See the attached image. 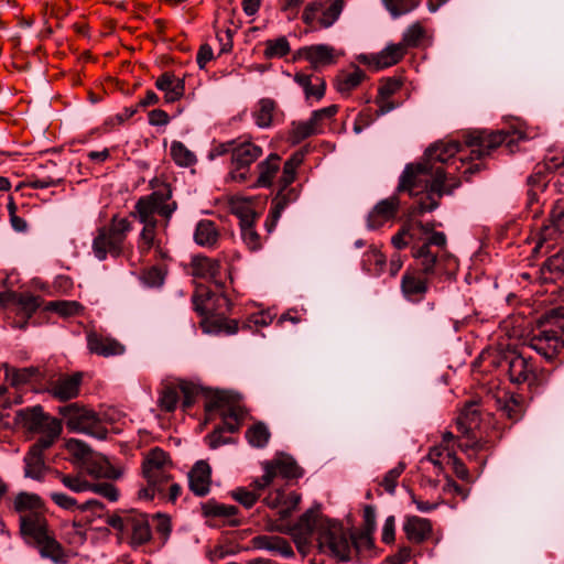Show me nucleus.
Returning <instances> with one entry per match:
<instances>
[{"mask_svg": "<svg viewBox=\"0 0 564 564\" xmlns=\"http://www.w3.org/2000/svg\"><path fill=\"white\" fill-rule=\"evenodd\" d=\"M513 137L507 131L486 132L475 130L463 135L459 141L440 142L425 151V161L408 164L399 180L398 192H406L410 196H420L417 212H433L440 205L444 194H452L460 184L449 178L454 171L465 165V158L454 156L463 151V144L469 149L470 160H481L501 144L510 145Z\"/></svg>", "mask_w": 564, "mask_h": 564, "instance_id": "f257e3e1", "label": "nucleus"}, {"mask_svg": "<svg viewBox=\"0 0 564 564\" xmlns=\"http://www.w3.org/2000/svg\"><path fill=\"white\" fill-rule=\"evenodd\" d=\"M415 264L408 267L401 276L402 296L412 304L422 302L430 290V281L434 278L452 280L456 269V260L451 254H437L429 250L427 245L412 247Z\"/></svg>", "mask_w": 564, "mask_h": 564, "instance_id": "f03ea898", "label": "nucleus"}, {"mask_svg": "<svg viewBox=\"0 0 564 564\" xmlns=\"http://www.w3.org/2000/svg\"><path fill=\"white\" fill-rule=\"evenodd\" d=\"M295 529L305 538L316 534L321 552L343 562L350 560V543L339 521L324 517L317 509L311 508L299 518Z\"/></svg>", "mask_w": 564, "mask_h": 564, "instance_id": "7ed1b4c3", "label": "nucleus"}, {"mask_svg": "<svg viewBox=\"0 0 564 564\" xmlns=\"http://www.w3.org/2000/svg\"><path fill=\"white\" fill-rule=\"evenodd\" d=\"M171 199L172 189L169 184H163L159 189L154 191L150 195L142 196L138 199L133 215L138 217L141 224H143V229L139 239V249L142 253L148 252L155 246L158 220L154 215L159 214L169 221L173 213L176 210L177 204Z\"/></svg>", "mask_w": 564, "mask_h": 564, "instance_id": "20e7f679", "label": "nucleus"}, {"mask_svg": "<svg viewBox=\"0 0 564 564\" xmlns=\"http://www.w3.org/2000/svg\"><path fill=\"white\" fill-rule=\"evenodd\" d=\"M19 532L23 541L39 550L43 558L55 564L66 563V554L56 540L48 520L43 512H28L19 517Z\"/></svg>", "mask_w": 564, "mask_h": 564, "instance_id": "39448f33", "label": "nucleus"}, {"mask_svg": "<svg viewBox=\"0 0 564 564\" xmlns=\"http://www.w3.org/2000/svg\"><path fill=\"white\" fill-rule=\"evenodd\" d=\"M230 302L223 294H214L204 290L193 295V306L195 312L203 316L202 327L206 333L236 334L238 332L237 321H227L225 312L216 313L217 308L226 306L229 310Z\"/></svg>", "mask_w": 564, "mask_h": 564, "instance_id": "423d86ee", "label": "nucleus"}, {"mask_svg": "<svg viewBox=\"0 0 564 564\" xmlns=\"http://www.w3.org/2000/svg\"><path fill=\"white\" fill-rule=\"evenodd\" d=\"M131 230L132 225L127 218L113 216L109 225L97 229L91 245L94 256L99 261H105L108 256L119 258Z\"/></svg>", "mask_w": 564, "mask_h": 564, "instance_id": "0eeeda50", "label": "nucleus"}, {"mask_svg": "<svg viewBox=\"0 0 564 564\" xmlns=\"http://www.w3.org/2000/svg\"><path fill=\"white\" fill-rule=\"evenodd\" d=\"M58 413L64 417L69 431L85 433L97 440H106L108 430L93 410L78 403H70L59 406Z\"/></svg>", "mask_w": 564, "mask_h": 564, "instance_id": "6e6552de", "label": "nucleus"}, {"mask_svg": "<svg viewBox=\"0 0 564 564\" xmlns=\"http://www.w3.org/2000/svg\"><path fill=\"white\" fill-rule=\"evenodd\" d=\"M106 523L122 535H129L132 547L141 546L152 539L149 520L144 513L127 511L122 514H111L106 519Z\"/></svg>", "mask_w": 564, "mask_h": 564, "instance_id": "1a4fd4ad", "label": "nucleus"}, {"mask_svg": "<svg viewBox=\"0 0 564 564\" xmlns=\"http://www.w3.org/2000/svg\"><path fill=\"white\" fill-rule=\"evenodd\" d=\"M15 421L26 431L40 433L39 438L52 437V441H57L62 433L61 421L46 414L41 405L19 410Z\"/></svg>", "mask_w": 564, "mask_h": 564, "instance_id": "9d476101", "label": "nucleus"}, {"mask_svg": "<svg viewBox=\"0 0 564 564\" xmlns=\"http://www.w3.org/2000/svg\"><path fill=\"white\" fill-rule=\"evenodd\" d=\"M263 154V149L243 137L237 138L234 154L230 158L231 170L229 178L236 183L245 184L252 177L250 165Z\"/></svg>", "mask_w": 564, "mask_h": 564, "instance_id": "9b49d317", "label": "nucleus"}, {"mask_svg": "<svg viewBox=\"0 0 564 564\" xmlns=\"http://www.w3.org/2000/svg\"><path fill=\"white\" fill-rule=\"evenodd\" d=\"M172 463L163 449L155 447L149 452L142 463V473L150 487L163 495L172 479Z\"/></svg>", "mask_w": 564, "mask_h": 564, "instance_id": "f8f14e48", "label": "nucleus"}, {"mask_svg": "<svg viewBox=\"0 0 564 564\" xmlns=\"http://www.w3.org/2000/svg\"><path fill=\"white\" fill-rule=\"evenodd\" d=\"M264 474L257 478L256 487L268 488L278 475L286 479H297L303 476V469L291 456L283 455L263 464Z\"/></svg>", "mask_w": 564, "mask_h": 564, "instance_id": "ddd939ff", "label": "nucleus"}, {"mask_svg": "<svg viewBox=\"0 0 564 564\" xmlns=\"http://www.w3.org/2000/svg\"><path fill=\"white\" fill-rule=\"evenodd\" d=\"M198 389L195 384L182 381L178 386H165L159 398V405L165 412H173L183 395V408L188 409L193 405Z\"/></svg>", "mask_w": 564, "mask_h": 564, "instance_id": "4468645a", "label": "nucleus"}, {"mask_svg": "<svg viewBox=\"0 0 564 564\" xmlns=\"http://www.w3.org/2000/svg\"><path fill=\"white\" fill-rule=\"evenodd\" d=\"M56 441L52 437L39 438L24 455V476L34 480H42L47 470L44 452L51 448Z\"/></svg>", "mask_w": 564, "mask_h": 564, "instance_id": "2eb2a0df", "label": "nucleus"}, {"mask_svg": "<svg viewBox=\"0 0 564 564\" xmlns=\"http://www.w3.org/2000/svg\"><path fill=\"white\" fill-rule=\"evenodd\" d=\"M529 346L546 360H553L563 349L564 340L555 329H538L529 339Z\"/></svg>", "mask_w": 564, "mask_h": 564, "instance_id": "dca6fc26", "label": "nucleus"}, {"mask_svg": "<svg viewBox=\"0 0 564 564\" xmlns=\"http://www.w3.org/2000/svg\"><path fill=\"white\" fill-rule=\"evenodd\" d=\"M400 193L401 192H398L397 189L392 196L379 200L373 206L367 217V227L369 229H378L397 217L401 205L399 198Z\"/></svg>", "mask_w": 564, "mask_h": 564, "instance_id": "f3484780", "label": "nucleus"}, {"mask_svg": "<svg viewBox=\"0 0 564 564\" xmlns=\"http://www.w3.org/2000/svg\"><path fill=\"white\" fill-rule=\"evenodd\" d=\"M405 53L406 50L403 44H389L376 55H360L359 61L371 67L373 70H380L399 63Z\"/></svg>", "mask_w": 564, "mask_h": 564, "instance_id": "a211bd4d", "label": "nucleus"}, {"mask_svg": "<svg viewBox=\"0 0 564 564\" xmlns=\"http://www.w3.org/2000/svg\"><path fill=\"white\" fill-rule=\"evenodd\" d=\"M508 373L511 382L528 383L530 388H539L542 379L533 370V365L523 356H514L509 361Z\"/></svg>", "mask_w": 564, "mask_h": 564, "instance_id": "6ab92c4d", "label": "nucleus"}, {"mask_svg": "<svg viewBox=\"0 0 564 564\" xmlns=\"http://www.w3.org/2000/svg\"><path fill=\"white\" fill-rule=\"evenodd\" d=\"M83 381L82 372L73 375H63L53 381L48 388V393L59 401H67L79 394V388Z\"/></svg>", "mask_w": 564, "mask_h": 564, "instance_id": "aec40b11", "label": "nucleus"}, {"mask_svg": "<svg viewBox=\"0 0 564 564\" xmlns=\"http://www.w3.org/2000/svg\"><path fill=\"white\" fill-rule=\"evenodd\" d=\"M207 412L220 411L221 417H229L231 420L240 422L243 417V410L230 402V395L226 391H215L210 394L208 401L205 404Z\"/></svg>", "mask_w": 564, "mask_h": 564, "instance_id": "412c9836", "label": "nucleus"}, {"mask_svg": "<svg viewBox=\"0 0 564 564\" xmlns=\"http://www.w3.org/2000/svg\"><path fill=\"white\" fill-rule=\"evenodd\" d=\"M87 347L91 354L106 358L119 356L124 352V346L117 339L96 332H91L87 335Z\"/></svg>", "mask_w": 564, "mask_h": 564, "instance_id": "4be33fe9", "label": "nucleus"}, {"mask_svg": "<svg viewBox=\"0 0 564 564\" xmlns=\"http://www.w3.org/2000/svg\"><path fill=\"white\" fill-rule=\"evenodd\" d=\"M281 167V156L276 153L269 154L263 161L258 163L257 171L258 177L252 184L251 188H269L273 185Z\"/></svg>", "mask_w": 564, "mask_h": 564, "instance_id": "5701e85b", "label": "nucleus"}, {"mask_svg": "<svg viewBox=\"0 0 564 564\" xmlns=\"http://www.w3.org/2000/svg\"><path fill=\"white\" fill-rule=\"evenodd\" d=\"M210 466L204 460H198L188 473L189 489L198 497L206 496L210 490Z\"/></svg>", "mask_w": 564, "mask_h": 564, "instance_id": "b1692460", "label": "nucleus"}, {"mask_svg": "<svg viewBox=\"0 0 564 564\" xmlns=\"http://www.w3.org/2000/svg\"><path fill=\"white\" fill-rule=\"evenodd\" d=\"M335 50L327 44H315L299 50V56L310 62L313 69L335 63Z\"/></svg>", "mask_w": 564, "mask_h": 564, "instance_id": "393cba45", "label": "nucleus"}, {"mask_svg": "<svg viewBox=\"0 0 564 564\" xmlns=\"http://www.w3.org/2000/svg\"><path fill=\"white\" fill-rule=\"evenodd\" d=\"M155 87L164 93V100L167 104L180 100L185 94V82L171 72H164L155 80Z\"/></svg>", "mask_w": 564, "mask_h": 564, "instance_id": "a878e982", "label": "nucleus"}, {"mask_svg": "<svg viewBox=\"0 0 564 564\" xmlns=\"http://www.w3.org/2000/svg\"><path fill=\"white\" fill-rule=\"evenodd\" d=\"M403 531L410 542L421 544L432 534V523L429 519L409 516L404 520Z\"/></svg>", "mask_w": 564, "mask_h": 564, "instance_id": "bb28decb", "label": "nucleus"}, {"mask_svg": "<svg viewBox=\"0 0 564 564\" xmlns=\"http://www.w3.org/2000/svg\"><path fill=\"white\" fill-rule=\"evenodd\" d=\"M86 470L95 478L118 479L122 476V469L113 466L102 454L89 458L86 463Z\"/></svg>", "mask_w": 564, "mask_h": 564, "instance_id": "cd10ccee", "label": "nucleus"}, {"mask_svg": "<svg viewBox=\"0 0 564 564\" xmlns=\"http://www.w3.org/2000/svg\"><path fill=\"white\" fill-rule=\"evenodd\" d=\"M279 189L271 202L270 216L275 223L282 215L283 210L291 204L295 203L300 196L297 187L278 183Z\"/></svg>", "mask_w": 564, "mask_h": 564, "instance_id": "c85d7f7f", "label": "nucleus"}, {"mask_svg": "<svg viewBox=\"0 0 564 564\" xmlns=\"http://www.w3.org/2000/svg\"><path fill=\"white\" fill-rule=\"evenodd\" d=\"M294 82L303 89L306 100H321L325 96V80L313 74L304 72L295 73Z\"/></svg>", "mask_w": 564, "mask_h": 564, "instance_id": "c756f323", "label": "nucleus"}, {"mask_svg": "<svg viewBox=\"0 0 564 564\" xmlns=\"http://www.w3.org/2000/svg\"><path fill=\"white\" fill-rule=\"evenodd\" d=\"M253 546L259 550H267L278 554L284 558L294 556L291 544L281 536L276 535H258L252 539Z\"/></svg>", "mask_w": 564, "mask_h": 564, "instance_id": "7c9ffc66", "label": "nucleus"}, {"mask_svg": "<svg viewBox=\"0 0 564 564\" xmlns=\"http://www.w3.org/2000/svg\"><path fill=\"white\" fill-rule=\"evenodd\" d=\"M191 268L194 276L213 280L215 282L220 273L219 260L206 256L193 257Z\"/></svg>", "mask_w": 564, "mask_h": 564, "instance_id": "2f4dec72", "label": "nucleus"}, {"mask_svg": "<svg viewBox=\"0 0 564 564\" xmlns=\"http://www.w3.org/2000/svg\"><path fill=\"white\" fill-rule=\"evenodd\" d=\"M42 303L43 300L39 295H33L31 293H15L14 304L19 306V315L24 319L21 323H17L15 327L25 329L28 319L32 317Z\"/></svg>", "mask_w": 564, "mask_h": 564, "instance_id": "473e14b6", "label": "nucleus"}, {"mask_svg": "<svg viewBox=\"0 0 564 564\" xmlns=\"http://www.w3.org/2000/svg\"><path fill=\"white\" fill-rule=\"evenodd\" d=\"M219 239V231L214 221L202 219L197 223L194 231L195 242L204 248H215Z\"/></svg>", "mask_w": 564, "mask_h": 564, "instance_id": "72a5a7b5", "label": "nucleus"}, {"mask_svg": "<svg viewBox=\"0 0 564 564\" xmlns=\"http://www.w3.org/2000/svg\"><path fill=\"white\" fill-rule=\"evenodd\" d=\"M480 410L478 402H466L456 420L458 432L465 436H469V433L473 431L474 426L478 424Z\"/></svg>", "mask_w": 564, "mask_h": 564, "instance_id": "f704fd0d", "label": "nucleus"}, {"mask_svg": "<svg viewBox=\"0 0 564 564\" xmlns=\"http://www.w3.org/2000/svg\"><path fill=\"white\" fill-rule=\"evenodd\" d=\"M6 379L13 387H20L26 383L40 381L42 378V373L37 367H25V368H14V367H6L4 370Z\"/></svg>", "mask_w": 564, "mask_h": 564, "instance_id": "c9c22d12", "label": "nucleus"}, {"mask_svg": "<svg viewBox=\"0 0 564 564\" xmlns=\"http://www.w3.org/2000/svg\"><path fill=\"white\" fill-rule=\"evenodd\" d=\"M276 108V104L271 98H262L258 101L252 118L257 127L267 129L271 127L273 122V113Z\"/></svg>", "mask_w": 564, "mask_h": 564, "instance_id": "e433bc0d", "label": "nucleus"}, {"mask_svg": "<svg viewBox=\"0 0 564 564\" xmlns=\"http://www.w3.org/2000/svg\"><path fill=\"white\" fill-rule=\"evenodd\" d=\"M254 219L256 214H247L240 219L241 238L251 251L261 248V238L254 229Z\"/></svg>", "mask_w": 564, "mask_h": 564, "instance_id": "4c0bfd02", "label": "nucleus"}, {"mask_svg": "<svg viewBox=\"0 0 564 564\" xmlns=\"http://www.w3.org/2000/svg\"><path fill=\"white\" fill-rule=\"evenodd\" d=\"M257 478L247 487H238L231 491V497L246 509L252 508L265 488L256 487Z\"/></svg>", "mask_w": 564, "mask_h": 564, "instance_id": "58836bf2", "label": "nucleus"}, {"mask_svg": "<svg viewBox=\"0 0 564 564\" xmlns=\"http://www.w3.org/2000/svg\"><path fill=\"white\" fill-rule=\"evenodd\" d=\"M361 263L365 271L378 276L384 271L387 259L380 250L371 247L364 253Z\"/></svg>", "mask_w": 564, "mask_h": 564, "instance_id": "ea45409f", "label": "nucleus"}, {"mask_svg": "<svg viewBox=\"0 0 564 564\" xmlns=\"http://www.w3.org/2000/svg\"><path fill=\"white\" fill-rule=\"evenodd\" d=\"M13 507L17 512L24 514L28 512H43V501L36 494L20 492L13 501Z\"/></svg>", "mask_w": 564, "mask_h": 564, "instance_id": "a19ab883", "label": "nucleus"}, {"mask_svg": "<svg viewBox=\"0 0 564 564\" xmlns=\"http://www.w3.org/2000/svg\"><path fill=\"white\" fill-rule=\"evenodd\" d=\"M203 516L206 518L231 519L237 516L239 510L234 505L219 503L215 500H208L202 505Z\"/></svg>", "mask_w": 564, "mask_h": 564, "instance_id": "79ce46f5", "label": "nucleus"}, {"mask_svg": "<svg viewBox=\"0 0 564 564\" xmlns=\"http://www.w3.org/2000/svg\"><path fill=\"white\" fill-rule=\"evenodd\" d=\"M366 75L362 69L355 67L351 73H341L336 78V89L340 94H348L358 87L365 79Z\"/></svg>", "mask_w": 564, "mask_h": 564, "instance_id": "37998d69", "label": "nucleus"}, {"mask_svg": "<svg viewBox=\"0 0 564 564\" xmlns=\"http://www.w3.org/2000/svg\"><path fill=\"white\" fill-rule=\"evenodd\" d=\"M171 156L176 165L188 167L197 162L196 155L183 142L173 141L171 143Z\"/></svg>", "mask_w": 564, "mask_h": 564, "instance_id": "c03bdc74", "label": "nucleus"}, {"mask_svg": "<svg viewBox=\"0 0 564 564\" xmlns=\"http://www.w3.org/2000/svg\"><path fill=\"white\" fill-rule=\"evenodd\" d=\"M271 433L268 426L262 423H256L246 431V438L252 447L263 448L268 445Z\"/></svg>", "mask_w": 564, "mask_h": 564, "instance_id": "a18cd8bd", "label": "nucleus"}, {"mask_svg": "<svg viewBox=\"0 0 564 564\" xmlns=\"http://www.w3.org/2000/svg\"><path fill=\"white\" fill-rule=\"evenodd\" d=\"M264 45L265 48L263 51V56L267 59L282 58L286 56L291 51L290 43L285 36H280L273 40H267L264 42Z\"/></svg>", "mask_w": 564, "mask_h": 564, "instance_id": "49530a36", "label": "nucleus"}, {"mask_svg": "<svg viewBox=\"0 0 564 564\" xmlns=\"http://www.w3.org/2000/svg\"><path fill=\"white\" fill-rule=\"evenodd\" d=\"M500 411L511 421H519L524 413V405L520 397L510 395L505 400H499Z\"/></svg>", "mask_w": 564, "mask_h": 564, "instance_id": "de8ad7c7", "label": "nucleus"}, {"mask_svg": "<svg viewBox=\"0 0 564 564\" xmlns=\"http://www.w3.org/2000/svg\"><path fill=\"white\" fill-rule=\"evenodd\" d=\"M83 305L76 301H50L44 310L55 312L63 317L78 315L83 311Z\"/></svg>", "mask_w": 564, "mask_h": 564, "instance_id": "09e8293b", "label": "nucleus"}, {"mask_svg": "<svg viewBox=\"0 0 564 564\" xmlns=\"http://www.w3.org/2000/svg\"><path fill=\"white\" fill-rule=\"evenodd\" d=\"M56 477L67 489L76 494L86 492L90 488V481L80 474H63L57 471Z\"/></svg>", "mask_w": 564, "mask_h": 564, "instance_id": "8fccbe9b", "label": "nucleus"}, {"mask_svg": "<svg viewBox=\"0 0 564 564\" xmlns=\"http://www.w3.org/2000/svg\"><path fill=\"white\" fill-rule=\"evenodd\" d=\"M382 3L393 18H398L417 8L421 0H382Z\"/></svg>", "mask_w": 564, "mask_h": 564, "instance_id": "3c124183", "label": "nucleus"}, {"mask_svg": "<svg viewBox=\"0 0 564 564\" xmlns=\"http://www.w3.org/2000/svg\"><path fill=\"white\" fill-rule=\"evenodd\" d=\"M303 161L301 153H294L288 159L283 165L282 175L278 183L292 185L296 177V170Z\"/></svg>", "mask_w": 564, "mask_h": 564, "instance_id": "603ef678", "label": "nucleus"}, {"mask_svg": "<svg viewBox=\"0 0 564 564\" xmlns=\"http://www.w3.org/2000/svg\"><path fill=\"white\" fill-rule=\"evenodd\" d=\"M425 35V30L420 22L411 24L402 34L401 44L408 47H416Z\"/></svg>", "mask_w": 564, "mask_h": 564, "instance_id": "864d4df0", "label": "nucleus"}, {"mask_svg": "<svg viewBox=\"0 0 564 564\" xmlns=\"http://www.w3.org/2000/svg\"><path fill=\"white\" fill-rule=\"evenodd\" d=\"M344 8V0H334L323 12L319 18V24L324 28L332 26L339 18Z\"/></svg>", "mask_w": 564, "mask_h": 564, "instance_id": "5fc2aeb1", "label": "nucleus"}, {"mask_svg": "<svg viewBox=\"0 0 564 564\" xmlns=\"http://www.w3.org/2000/svg\"><path fill=\"white\" fill-rule=\"evenodd\" d=\"M140 280L149 288H160L164 283L165 272L159 267H151L142 272Z\"/></svg>", "mask_w": 564, "mask_h": 564, "instance_id": "6e6d98bb", "label": "nucleus"}, {"mask_svg": "<svg viewBox=\"0 0 564 564\" xmlns=\"http://www.w3.org/2000/svg\"><path fill=\"white\" fill-rule=\"evenodd\" d=\"M404 469H405V464L404 463H399L395 467L390 469L384 475V477H383V479H382L380 485L384 488V490L388 494L394 495L395 488H397V485H398V479L400 478V476L402 475Z\"/></svg>", "mask_w": 564, "mask_h": 564, "instance_id": "4d7b16f0", "label": "nucleus"}, {"mask_svg": "<svg viewBox=\"0 0 564 564\" xmlns=\"http://www.w3.org/2000/svg\"><path fill=\"white\" fill-rule=\"evenodd\" d=\"M315 135L307 121H293L290 130V139L292 143L296 144L305 139Z\"/></svg>", "mask_w": 564, "mask_h": 564, "instance_id": "13d9d810", "label": "nucleus"}, {"mask_svg": "<svg viewBox=\"0 0 564 564\" xmlns=\"http://www.w3.org/2000/svg\"><path fill=\"white\" fill-rule=\"evenodd\" d=\"M545 191H538L536 188L528 189L527 193V208L532 215V218H539L543 214V203L541 195Z\"/></svg>", "mask_w": 564, "mask_h": 564, "instance_id": "bf43d9fd", "label": "nucleus"}, {"mask_svg": "<svg viewBox=\"0 0 564 564\" xmlns=\"http://www.w3.org/2000/svg\"><path fill=\"white\" fill-rule=\"evenodd\" d=\"M88 491H93L110 502H116L119 499V490L118 488L110 482H90V488Z\"/></svg>", "mask_w": 564, "mask_h": 564, "instance_id": "052dcab7", "label": "nucleus"}, {"mask_svg": "<svg viewBox=\"0 0 564 564\" xmlns=\"http://www.w3.org/2000/svg\"><path fill=\"white\" fill-rule=\"evenodd\" d=\"M51 500L61 509L66 511H75L79 510L80 505L77 502V500L67 494L59 492V491H52L50 492Z\"/></svg>", "mask_w": 564, "mask_h": 564, "instance_id": "680f3d73", "label": "nucleus"}, {"mask_svg": "<svg viewBox=\"0 0 564 564\" xmlns=\"http://www.w3.org/2000/svg\"><path fill=\"white\" fill-rule=\"evenodd\" d=\"M301 501V495L291 491L289 494L285 492V497L282 499V506L279 510L280 519L284 520L288 519L293 511L297 508L299 503Z\"/></svg>", "mask_w": 564, "mask_h": 564, "instance_id": "e2e57ef3", "label": "nucleus"}, {"mask_svg": "<svg viewBox=\"0 0 564 564\" xmlns=\"http://www.w3.org/2000/svg\"><path fill=\"white\" fill-rule=\"evenodd\" d=\"M364 530L361 532V538H367L369 541V535L373 533L376 530V509L373 506H366L364 508Z\"/></svg>", "mask_w": 564, "mask_h": 564, "instance_id": "0e129e2a", "label": "nucleus"}, {"mask_svg": "<svg viewBox=\"0 0 564 564\" xmlns=\"http://www.w3.org/2000/svg\"><path fill=\"white\" fill-rule=\"evenodd\" d=\"M447 464L452 466L455 475L462 480L469 479V471L465 464L456 456L455 452H448L446 454Z\"/></svg>", "mask_w": 564, "mask_h": 564, "instance_id": "69168bd1", "label": "nucleus"}, {"mask_svg": "<svg viewBox=\"0 0 564 564\" xmlns=\"http://www.w3.org/2000/svg\"><path fill=\"white\" fill-rule=\"evenodd\" d=\"M557 234L564 235V229H560L557 226L550 221L549 225L542 226L539 232V240L536 247L541 248L544 243H547L555 239Z\"/></svg>", "mask_w": 564, "mask_h": 564, "instance_id": "338daca9", "label": "nucleus"}, {"mask_svg": "<svg viewBox=\"0 0 564 564\" xmlns=\"http://www.w3.org/2000/svg\"><path fill=\"white\" fill-rule=\"evenodd\" d=\"M67 448L74 456L82 459L86 458L91 453L88 444L77 438H70L67 442Z\"/></svg>", "mask_w": 564, "mask_h": 564, "instance_id": "774afa93", "label": "nucleus"}]
</instances>
